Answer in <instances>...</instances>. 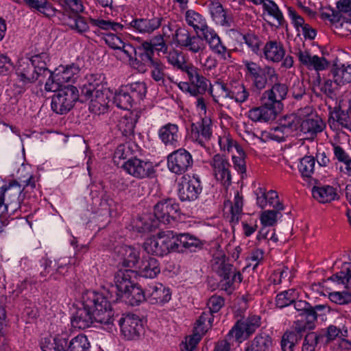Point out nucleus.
<instances>
[{
  "instance_id": "nucleus-46",
  "label": "nucleus",
  "mask_w": 351,
  "mask_h": 351,
  "mask_svg": "<svg viewBox=\"0 0 351 351\" xmlns=\"http://www.w3.org/2000/svg\"><path fill=\"white\" fill-rule=\"evenodd\" d=\"M90 343L84 335L80 334L73 337L67 343L66 351H90Z\"/></svg>"
},
{
  "instance_id": "nucleus-30",
  "label": "nucleus",
  "mask_w": 351,
  "mask_h": 351,
  "mask_svg": "<svg viewBox=\"0 0 351 351\" xmlns=\"http://www.w3.org/2000/svg\"><path fill=\"white\" fill-rule=\"evenodd\" d=\"M209 11L213 20L222 27H230L233 24L232 16L217 1H212L209 4Z\"/></svg>"
},
{
  "instance_id": "nucleus-45",
  "label": "nucleus",
  "mask_w": 351,
  "mask_h": 351,
  "mask_svg": "<svg viewBox=\"0 0 351 351\" xmlns=\"http://www.w3.org/2000/svg\"><path fill=\"white\" fill-rule=\"evenodd\" d=\"M151 69L152 78L160 85H165L167 79L171 80L170 77H167L165 74V65L157 60L152 61V65H149Z\"/></svg>"
},
{
  "instance_id": "nucleus-5",
  "label": "nucleus",
  "mask_w": 351,
  "mask_h": 351,
  "mask_svg": "<svg viewBox=\"0 0 351 351\" xmlns=\"http://www.w3.org/2000/svg\"><path fill=\"white\" fill-rule=\"evenodd\" d=\"M214 261L213 269L220 277L219 287L231 294L243 280L241 273L223 258H215Z\"/></svg>"
},
{
  "instance_id": "nucleus-57",
  "label": "nucleus",
  "mask_w": 351,
  "mask_h": 351,
  "mask_svg": "<svg viewBox=\"0 0 351 351\" xmlns=\"http://www.w3.org/2000/svg\"><path fill=\"white\" fill-rule=\"evenodd\" d=\"M299 123L300 119L298 117V112L297 115H286L279 121V125L282 127V129L287 130L290 134L298 128Z\"/></svg>"
},
{
  "instance_id": "nucleus-26",
  "label": "nucleus",
  "mask_w": 351,
  "mask_h": 351,
  "mask_svg": "<svg viewBox=\"0 0 351 351\" xmlns=\"http://www.w3.org/2000/svg\"><path fill=\"white\" fill-rule=\"evenodd\" d=\"M114 253L123 266L127 267L135 266L140 258V249L130 245H117L114 248Z\"/></svg>"
},
{
  "instance_id": "nucleus-49",
  "label": "nucleus",
  "mask_w": 351,
  "mask_h": 351,
  "mask_svg": "<svg viewBox=\"0 0 351 351\" xmlns=\"http://www.w3.org/2000/svg\"><path fill=\"white\" fill-rule=\"evenodd\" d=\"M65 23L71 29L78 33H84L89 29V25L85 18L78 14L68 16Z\"/></svg>"
},
{
  "instance_id": "nucleus-52",
  "label": "nucleus",
  "mask_w": 351,
  "mask_h": 351,
  "mask_svg": "<svg viewBox=\"0 0 351 351\" xmlns=\"http://www.w3.org/2000/svg\"><path fill=\"white\" fill-rule=\"evenodd\" d=\"M123 295L128 299L130 303L132 306L138 305L141 302L147 299L145 289L143 291L141 287L136 286L134 284L128 293Z\"/></svg>"
},
{
  "instance_id": "nucleus-63",
  "label": "nucleus",
  "mask_w": 351,
  "mask_h": 351,
  "mask_svg": "<svg viewBox=\"0 0 351 351\" xmlns=\"http://www.w3.org/2000/svg\"><path fill=\"white\" fill-rule=\"evenodd\" d=\"M334 159L346 165L351 158L347 152L338 143H332Z\"/></svg>"
},
{
  "instance_id": "nucleus-13",
  "label": "nucleus",
  "mask_w": 351,
  "mask_h": 351,
  "mask_svg": "<svg viewBox=\"0 0 351 351\" xmlns=\"http://www.w3.org/2000/svg\"><path fill=\"white\" fill-rule=\"evenodd\" d=\"M295 311V329L298 333L306 330H311L314 327V322L317 319V314L313 310L311 305L303 300L294 301Z\"/></svg>"
},
{
  "instance_id": "nucleus-29",
  "label": "nucleus",
  "mask_w": 351,
  "mask_h": 351,
  "mask_svg": "<svg viewBox=\"0 0 351 351\" xmlns=\"http://www.w3.org/2000/svg\"><path fill=\"white\" fill-rule=\"evenodd\" d=\"M209 93L215 103L222 107L230 108L229 86L223 82H215L213 84H210Z\"/></svg>"
},
{
  "instance_id": "nucleus-60",
  "label": "nucleus",
  "mask_w": 351,
  "mask_h": 351,
  "mask_svg": "<svg viewBox=\"0 0 351 351\" xmlns=\"http://www.w3.org/2000/svg\"><path fill=\"white\" fill-rule=\"evenodd\" d=\"M204 334L194 330L191 336L186 338L185 342L181 345L182 351H193L202 339Z\"/></svg>"
},
{
  "instance_id": "nucleus-61",
  "label": "nucleus",
  "mask_w": 351,
  "mask_h": 351,
  "mask_svg": "<svg viewBox=\"0 0 351 351\" xmlns=\"http://www.w3.org/2000/svg\"><path fill=\"white\" fill-rule=\"evenodd\" d=\"M287 14L295 29L298 32H300V28L306 24L304 18L292 7L287 8Z\"/></svg>"
},
{
  "instance_id": "nucleus-48",
  "label": "nucleus",
  "mask_w": 351,
  "mask_h": 351,
  "mask_svg": "<svg viewBox=\"0 0 351 351\" xmlns=\"http://www.w3.org/2000/svg\"><path fill=\"white\" fill-rule=\"evenodd\" d=\"M182 47L192 53H199V58H200L203 55L206 46L200 36L191 35Z\"/></svg>"
},
{
  "instance_id": "nucleus-3",
  "label": "nucleus",
  "mask_w": 351,
  "mask_h": 351,
  "mask_svg": "<svg viewBox=\"0 0 351 351\" xmlns=\"http://www.w3.org/2000/svg\"><path fill=\"white\" fill-rule=\"evenodd\" d=\"M185 20L196 32H202L204 39L214 53L223 59L226 58L227 47L222 43L215 31L207 25L206 19L200 14L192 10H187L185 13Z\"/></svg>"
},
{
  "instance_id": "nucleus-40",
  "label": "nucleus",
  "mask_w": 351,
  "mask_h": 351,
  "mask_svg": "<svg viewBox=\"0 0 351 351\" xmlns=\"http://www.w3.org/2000/svg\"><path fill=\"white\" fill-rule=\"evenodd\" d=\"M30 9L36 10L47 17L56 14L58 10L47 0H22Z\"/></svg>"
},
{
  "instance_id": "nucleus-56",
  "label": "nucleus",
  "mask_w": 351,
  "mask_h": 351,
  "mask_svg": "<svg viewBox=\"0 0 351 351\" xmlns=\"http://www.w3.org/2000/svg\"><path fill=\"white\" fill-rule=\"evenodd\" d=\"M281 210H267L263 211L260 216L261 223L263 226H274L276 224L278 219L282 217Z\"/></svg>"
},
{
  "instance_id": "nucleus-53",
  "label": "nucleus",
  "mask_w": 351,
  "mask_h": 351,
  "mask_svg": "<svg viewBox=\"0 0 351 351\" xmlns=\"http://www.w3.org/2000/svg\"><path fill=\"white\" fill-rule=\"evenodd\" d=\"M298 297L295 289H291L278 294L276 303L279 308H283L292 304Z\"/></svg>"
},
{
  "instance_id": "nucleus-6",
  "label": "nucleus",
  "mask_w": 351,
  "mask_h": 351,
  "mask_svg": "<svg viewBox=\"0 0 351 351\" xmlns=\"http://www.w3.org/2000/svg\"><path fill=\"white\" fill-rule=\"evenodd\" d=\"M245 68V77L252 83L254 88L263 90L266 87L267 81L276 82L278 74L275 69L269 66H261L256 62L250 60H243Z\"/></svg>"
},
{
  "instance_id": "nucleus-55",
  "label": "nucleus",
  "mask_w": 351,
  "mask_h": 351,
  "mask_svg": "<svg viewBox=\"0 0 351 351\" xmlns=\"http://www.w3.org/2000/svg\"><path fill=\"white\" fill-rule=\"evenodd\" d=\"M267 13L277 21L279 25L284 21V16L278 5L272 0H265L262 4Z\"/></svg>"
},
{
  "instance_id": "nucleus-9",
  "label": "nucleus",
  "mask_w": 351,
  "mask_h": 351,
  "mask_svg": "<svg viewBox=\"0 0 351 351\" xmlns=\"http://www.w3.org/2000/svg\"><path fill=\"white\" fill-rule=\"evenodd\" d=\"M79 99V93L74 86L68 85L59 90L51 99L52 110L60 114L69 112Z\"/></svg>"
},
{
  "instance_id": "nucleus-42",
  "label": "nucleus",
  "mask_w": 351,
  "mask_h": 351,
  "mask_svg": "<svg viewBox=\"0 0 351 351\" xmlns=\"http://www.w3.org/2000/svg\"><path fill=\"white\" fill-rule=\"evenodd\" d=\"M328 125L332 130L336 132L342 128L351 130V122L348 117L343 112H332L328 119Z\"/></svg>"
},
{
  "instance_id": "nucleus-62",
  "label": "nucleus",
  "mask_w": 351,
  "mask_h": 351,
  "mask_svg": "<svg viewBox=\"0 0 351 351\" xmlns=\"http://www.w3.org/2000/svg\"><path fill=\"white\" fill-rule=\"evenodd\" d=\"M242 38L252 51L254 53H258L261 42L256 35L252 33H247L242 35Z\"/></svg>"
},
{
  "instance_id": "nucleus-33",
  "label": "nucleus",
  "mask_w": 351,
  "mask_h": 351,
  "mask_svg": "<svg viewBox=\"0 0 351 351\" xmlns=\"http://www.w3.org/2000/svg\"><path fill=\"white\" fill-rule=\"evenodd\" d=\"M273 346L271 337L267 332H261L246 343L245 351H270Z\"/></svg>"
},
{
  "instance_id": "nucleus-1",
  "label": "nucleus",
  "mask_w": 351,
  "mask_h": 351,
  "mask_svg": "<svg viewBox=\"0 0 351 351\" xmlns=\"http://www.w3.org/2000/svg\"><path fill=\"white\" fill-rule=\"evenodd\" d=\"M162 18H141L132 19L129 23L121 24L111 20L102 19H90L92 25L106 31H114L117 33L123 29H128L141 34H151L162 25Z\"/></svg>"
},
{
  "instance_id": "nucleus-34",
  "label": "nucleus",
  "mask_w": 351,
  "mask_h": 351,
  "mask_svg": "<svg viewBox=\"0 0 351 351\" xmlns=\"http://www.w3.org/2000/svg\"><path fill=\"white\" fill-rule=\"evenodd\" d=\"M287 91L288 88L286 84L276 83L270 90L265 91L263 97H264L265 99L269 100V101H271V104L276 106L278 109H281V101L285 99Z\"/></svg>"
},
{
  "instance_id": "nucleus-7",
  "label": "nucleus",
  "mask_w": 351,
  "mask_h": 351,
  "mask_svg": "<svg viewBox=\"0 0 351 351\" xmlns=\"http://www.w3.org/2000/svg\"><path fill=\"white\" fill-rule=\"evenodd\" d=\"M173 238L174 232L173 231L160 232L156 236L146 240L144 243V249L148 254L163 256L171 252H174V246L176 244Z\"/></svg>"
},
{
  "instance_id": "nucleus-20",
  "label": "nucleus",
  "mask_w": 351,
  "mask_h": 351,
  "mask_svg": "<svg viewBox=\"0 0 351 351\" xmlns=\"http://www.w3.org/2000/svg\"><path fill=\"white\" fill-rule=\"evenodd\" d=\"M179 205L172 199H162L154 206V216L164 224H169L178 215Z\"/></svg>"
},
{
  "instance_id": "nucleus-21",
  "label": "nucleus",
  "mask_w": 351,
  "mask_h": 351,
  "mask_svg": "<svg viewBox=\"0 0 351 351\" xmlns=\"http://www.w3.org/2000/svg\"><path fill=\"white\" fill-rule=\"evenodd\" d=\"M280 109L262 97V105L250 109L247 117L254 122H267L274 120Z\"/></svg>"
},
{
  "instance_id": "nucleus-41",
  "label": "nucleus",
  "mask_w": 351,
  "mask_h": 351,
  "mask_svg": "<svg viewBox=\"0 0 351 351\" xmlns=\"http://www.w3.org/2000/svg\"><path fill=\"white\" fill-rule=\"evenodd\" d=\"M138 114L133 112L121 118L117 126L123 136L130 137L134 134V128L138 121Z\"/></svg>"
},
{
  "instance_id": "nucleus-15",
  "label": "nucleus",
  "mask_w": 351,
  "mask_h": 351,
  "mask_svg": "<svg viewBox=\"0 0 351 351\" xmlns=\"http://www.w3.org/2000/svg\"><path fill=\"white\" fill-rule=\"evenodd\" d=\"M200 178L197 174L186 175L178 184V195L182 202H192L197 199L202 193Z\"/></svg>"
},
{
  "instance_id": "nucleus-18",
  "label": "nucleus",
  "mask_w": 351,
  "mask_h": 351,
  "mask_svg": "<svg viewBox=\"0 0 351 351\" xmlns=\"http://www.w3.org/2000/svg\"><path fill=\"white\" fill-rule=\"evenodd\" d=\"M123 168L129 175L138 179L152 178L155 173L152 162L136 157L128 159Z\"/></svg>"
},
{
  "instance_id": "nucleus-64",
  "label": "nucleus",
  "mask_w": 351,
  "mask_h": 351,
  "mask_svg": "<svg viewBox=\"0 0 351 351\" xmlns=\"http://www.w3.org/2000/svg\"><path fill=\"white\" fill-rule=\"evenodd\" d=\"M319 339V335L316 332L308 333L304 338L302 345V351H315V347Z\"/></svg>"
},
{
  "instance_id": "nucleus-12",
  "label": "nucleus",
  "mask_w": 351,
  "mask_h": 351,
  "mask_svg": "<svg viewBox=\"0 0 351 351\" xmlns=\"http://www.w3.org/2000/svg\"><path fill=\"white\" fill-rule=\"evenodd\" d=\"M300 131L310 137L321 132L325 127L322 119L316 114L313 108L306 106L298 110Z\"/></svg>"
},
{
  "instance_id": "nucleus-4",
  "label": "nucleus",
  "mask_w": 351,
  "mask_h": 351,
  "mask_svg": "<svg viewBox=\"0 0 351 351\" xmlns=\"http://www.w3.org/2000/svg\"><path fill=\"white\" fill-rule=\"evenodd\" d=\"M82 300L96 318V322L104 324L113 322L114 313L110 302L104 294L88 291L83 295Z\"/></svg>"
},
{
  "instance_id": "nucleus-16",
  "label": "nucleus",
  "mask_w": 351,
  "mask_h": 351,
  "mask_svg": "<svg viewBox=\"0 0 351 351\" xmlns=\"http://www.w3.org/2000/svg\"><path fill=\"white\" fill-rule=\"evenodd\" d=\"M193 159L191 154L184 148H179L167 156L169 170L177 175H182L193 167Z\"/></svg>"
},
{
  "instance_id": "nucleus-11",
  "label": "nucleus",
  "mask_w": 351,
  "mask_h": 351,
  "mask_svg": "<svg viewBox=\"0 0 351 351\" xmlns=\"http://www.w3.org/2000/svg\"><path fill=\"white\" fill-rule=\"evenodd\" d=\"M300 64L309 70L317 72L326 70L329 66V62L323 56L313 55L306 49L304 43L298 44L291 51Z\"/></svg>"
},
{
  "instance_id": "nucleus-51",
  "label": "nucleus",
  "mask_w": 351,
  "mask_h": 351,
  "mask_svg": "<svg viewBox=\"0 0 351 351\" xmlns=\"http://www.w3.org/2000/svg\"><path fill=\"white\" fill-rule=\"evenodd\" d=\"M315 160L311 156L303 157L298 165V169L304 178H311L315 171Z\"/></svg>"
},
{
  "instance_id": "nucleus-35",
  "label": "nucleus",
  "mask_w": 351,
  "mask_h": 351,
  "mask_svg": "<svg viewBox=\"0 0 351 351\" xmlns=\"http://www.w3.org/2000/svg\"><path fill=\"white\" fill-rule=\"evenodd\" d=\"M313 197L320 203H328L338 199L337 189L330 185L313 186Z\"/></svg>"
},
{
  "instance_id": "nucleus-17",
  "label": "nucleus",
  "mask_w": 351,
  "mask_h": 351,
  "mask_svg": "<svg viewBox=\"0 0 351 351\" xmlns=\"http://www.w3.org/2000/svg\"><path fill=\"white\" fill-rule=\"evenodd\" d=\"M121 335L127 340H136L143 333V325L138 316L134 314L123 315L119 320Z\"/></svg>"
},
{
  "instance_id": "nucleus-43",
  "label": "nucleus",
  "mask_w": 351,
  "mask_h": 351,
  "mask_svg": "<svg viewBox=\"0 0 351 351\" xmlns=\"http://www.w3.org/2000/svg\"><path fill=\"white\" fill-rule=\"evenodd\" d=\"M112 103L118 108L129 110L135 103L124 86H121L114 95Z\"/></svg>"
},
{
  "instance_id": "nucleus-23",
  "label": "nucleus",
  "mask_w": 351,
  "mask_h": 351,
  "mask_svg": "<svg viewBox=\"0 0 351 351\" xmlns=\"http://www.w3.org/2000/svg\"><path fill=\"white\" fill-rule=\"evenodd\" d=\"M173 240L176 244L174 246V252H195L201 249L203 245V243L199 238L189 233L179 234L174 233Z\"/></svg>"
},
{
  "instance_id": "nucleus-38",
  "label": "nucleus",
  "mask_w": 351,
  "mask_h": 351,
  "mask_svg": "<svg viewBox=\"0 0 351 351\" xmlns=\"http://www.w3.org/2000/svg\"><path fill=\"white\" fill-rule=\"evenodd\" d=\"M66 335H57L52 339H44L41 341L43 351H66L67 340Z\"/></svg>"
},
{
  "instance_id": "nucleus-54",
  "label": "nucleus",
  "mask_w": 351,
  "mask_h": 351,
  "mask_svg": "<svg viewBox=\"0 0 351 351\" xmlns=\"http://www.w3.org/2000/svg\"><path fill=\"white\" fill-rule=\"evenodd\" d=\"M213 322V313L209 311H204L197 320L195 330L204 334L211 327Z\"/></svg>"
},
{
  "instance_id": "nucleus-44",
  "label": "nucleus",
  "mask_w": 351,
  "mask_h": 351,
  "mask_svg": "<svg viewBox=\"0 0 351 351\" xmlns=\"http://www.w3.org/2000/svg\"><path fill=\"white\" fill-rule=\"evenodd\" d=\"M328 280L341 285L345 288L351 287V263H343L341 270L328 278Z\"/></svg>"
},
{
  "instance_id": "nucleus-27",
  "label": "nucleus",
  "mask_w": 351,
  "mask_h": 351,
  "mask_svg": "<svg viewBox=\"0 0 351 351\" xmlns=\"http://www.w3.org/2000/svg\"><path fill=\"white\" fill-rule=\"evenodd\" d=\"M80 66L77 63L60 64L54 70V76L56 80L64 83H75L79 77Z\"/></svg>"
},
{
  "instance_id": "nucleus-37",
  "label": "nucleus",
  "mask_w": 351,
  "mask_h": 351,
  "mask_svg": "<svg viewBox=\"0 0 351 351\" xmlns=\"http://www.w3.org/2000/svg\"><path fill=\"white\" fill-rule=\"evenodd\" d=\"M227 204L230 206V216L229 221L232 228H234L235 225L238 224L243 215V197L241 195H240L239 191H236L234 193L233 202H228Z\"/></svg>"
},
{
  "instance_id": "nucleus-8",
  "label": "nucleus",
  "mask_w": 351,
  "mask_h": 351,
  "mask_svg": "<svg viewBox=\"0 0 351 351\" xmlns=\"http://www.w3.org/2000/svg\"><path fill=\"white\" fill-rule=\"evenodd\" d=\"M261 318L257 315H250L238 320L228 333L226 338L241 343L261 326Z\"/></svg>"
},
{
  "instance_id": "nucleus-2",
  "label": "nucleus",
  "mask_w": 351,
  "mask_h": 351,
  "mask_svg": "<svg viewBox=\"0 0 351 351\" xmlns=\"http://www.w3.org/2000/svg\"><path fill=\"white\" fill-rule=\"evenodd\" d=\"M47 56L45 53L35 55L31 58H22L19 59L16 69V73L21 82L29 84L38 80L39 83L49 73L46 67Z\"/></svg>"
},
{
  "instance_id": "nucleus-59",
  "label": "nucleus",
  "mask_w": 351,
  "mask_h": 351,
  "mask_svg": "<svg viewBox=\"0 0 351 351\" xmlns=\"http://www.w3.org/2000/svg\"><path fill=\"white\" fill-rule=\"evenodd\" d=\"M298 335L294 332H285L281 340V348L282 351H293V348L298 342Z\"/></svg>"
},
{
  "instance_id": "nucleus-36",
  "label": "nucleus",
  "mask_w": 351,
  "mask_h": 351,
  "mask_svg": "<svg viewBox=\"0 0 351 351\" xmlns=\"http://www.w3.org/2000/svg\"><path fill=\"white\" fill-rule=\"evenodd\" d=\"M160 271V264L158 260L153 257L143 258L138 270L139 276L145 278H154Z\"/></svg>"
},
{
  "instance_id": "nucleus-19",
  "label": "nucleus",
  "mask_w": 351,
  "mask_h": 351,
  "mask_svg": "<svg viewBox=\"0 0 351 351\" xmlns=\"http://www.w3.org/2000/svg\"><path fill=\"white\" fill-rule=\"evenodd\" d=\"M216 180L223 186H229L232 183L230 164L228 160L223 155L215 154L209 162Z\"/></svg>"
},
{
  "instance_id": "nucleus-39",
  "label": "nucleus",
  "mask_w": 351,
  "mask_h": 351,
  "mask_svg": "<svg viewBox=\"0 0 351 351\" xmlns=\"http://www.w3.org/2000/svg\"><path fill=\"white\" fill-rule=\"evenodd\" d=\"M230 101L232 100L238 104L245 102L249 97V90L243 84L234 82L229 85Z\"/></svg>"
},
{
  "instance_id": "nucleus-24",
  "label": "nucleus",
  "mask_w": 351,
  "mask_h": 351,
  "mask_svg": "<svg viewBox=\"0 0 351 351\" xmlns=\"http://www.w3.org/2000/svg\"><path fill=\"white\" fill-rule=\"evenodd\" d=\"M158 134L165 147L175 148L179 145L181 134L177 124L168 123L160 128Z\"/></svg>"
},
{
  "instance_id": "nucleus-31",
  "label": "nucleus",
  "mask_w": 351,
  "mask_h": 351,
  "mask_svg": "<svg viewBox=\"0 0 351 351\" xmlns=\"http://www.w3.org/2000/svg\"><path fill=\"white\" fill-rule=\"evenodd\" d=\"M136 273L132 269H120L114 275V282L119 292L124 294L135 284Z\"/></svg>"
},
{
  "instance_id": "nucleus-47",
  "label": "nucleus",
  "mask_w": 351,
  "mask_h": 351,
  "mask_svg": "<svg viewBox=\"0 0 351 351\" xmlns=\"http://www.w3.org/2000/svg\"><path fill=\"white\" fill-rule=\"evenodd\" d=\"M134 102L142 100L147 93V86L144 82H136L124 86Z\"/></svg>"
},
{
  "instance_id": "nucleus-50",
  "label": "nucleus",
  "mask_w": 351,
  "mask_h": 351,
  "mask_svg": "<svg viewBox=\"0 0 351 351\" xmlns=\"http://www.w3.org/2000/svg\"><path fill=\"white\" fill-rule=\"evenodd\" d=\"M287 130L282 129L280 125L279 126L270 130L269 131H264L261 132V138L264 141L274 140L278 142L284 141L289 135Z\"/></svg>"
},
{
  "instance_id": "nucleus-28",
  "label": "nucleus",
  "mask_w": 351,
  "mask_h": 351,
  "mask_svg": "<svg viewBox=\"0 0 351 351\" xmlns=\"http://www.w3.org/2000/svg\"><path fill=\"white\" fill-rule=\"evenodd\" d=\"M93 322H96V318L82 300V307L76 310L71 318V324L74 328L85 329L90 327Z\"/></svg>"
},
{
  "instance_id": "nucleus-25",
  "label": "nucleus",
  "mask_w": 351,
  "mask_h": 351,
  "mask_svg": "<svg viewBox=\"0 0 351 351\" xmlns=\"http://www.w3.org/2000/svg\"><path fill=\"white\" fill-rule=\"evenodd\" d=\"M147 299L152 303L164 304L169 302L171 297L170 289L158 282H152L145 287Z\"/></svg>"
},
{
  "instance_id": "nucleus-58",
  "label": "nucleus",
  "mask_w": 351,
  "mask_h": 351,
  "mask_svg": "<svg viewBox=\"0 0 351 351\" xmlns=\"http://www.w3.org/2000/svg\"><path fill=\"white\" fill-rule=\"evenodd\" d=\"M166 54L167 60L169 64L178 69L180 70L182 69L186 62L182 52L173 49L169 52L167 51Z\"/></svg>"
},
{
  "instance_id": "nucleus-10",
  "label": "nucleus",
  "mask_w": 351,
  "mask_h": 351,
  "mask_svg": "<svg viewBox=\"0 0 351 351\" xmlns=\"http://www.w3.org/2000/svg\"><path fill=\"white\" fill-rule=\"evenodd\" d=\"M82 92L86 99H90V110L98 114L106 111L113 95L110 90L95 88L92 84L84 85Z\"/></svg>"
},
{
  "instance_id": "nucleus-22",
  "label": "nucleus",
  "mask_w": 351,
  "mask_h": 351,
  "mask_svg": "<svg viewBox=\"0 0 351 351\" xmlns=\"http://www.w3.org/2000/svg\"><path fill=\"white\" fill-rule=\"evenodd\" d=\"M115 56L123 62H128L130 65L140 72H144L143 64L137 58V51L136 49L128 43H123L114 51Z\"/></svg>"
},
{
  "instance_id": "nucleus-32",
  "label": "nucleus",
  "mask_w": 351,
  "mask_h": 351,
  "mask_svg": "<svg viewBox=\"0 0 351 351\" xmlns=\"http://www.w3.org/2000/svg\"><path fill=\"white\" fill-rule=\"evenodd\" d=\"M263 50L264 58L274 63L280 62L285 56L282 45L276 40L267 42Z\"/></svg>"
},
{
  "instance_id": "nucleus-14",
  "label": "nucleus",
  "mask_w": 351,
  "mask_h": 351,
  "mask_svg": "<svg viewBox=\"0 0 351 351\" xmlns=\"http://www.w3.org/2000/svg\"><path fill=\"white\" fill-rule=\"evenodd\" d=\"M189 138L193 143L206 148L213 138V124L211 119L205 117L199 121L191 125Z\"/></svg>"
}]
</instances>
